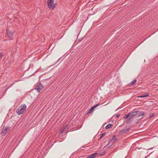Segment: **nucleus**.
<instances>
[{"label": "nucleus", "mask_w": 158, "mask_h": 158, "mask_svg": "<svg viewBox=\"0 0 158 158\" xmlns=\"http://www.w3.org/2000/svg\"><path fill=\"white\" fill-rule=\"evenodd\" d=\"M26 105L25 104H22L19 106L16 110V112L18 115L22 114L26 110Z\"/></svg>", "instance_id": "1"}, {"label": "nucleus", "mask_w": 158, "mask_h": 158, "mask_svg": "<svg viewBox=\"0 0 158 158\" xmlns=\"http://www.w3.org/2000/svg\"><path fill=\"white\" fill-rule=\"evenodd\" d=\"M11 127H4L1 133V134L3 136L6 135L7 133L9 132Z\"/></svg>", "instance_id": "2"}, {"label": "nucleus", "mask_w": 158, "mask_h": 158, "mask_svg": "<svg viewBox=\"0 0 158 158\" xmlns=\"http://www.w3.org/2000/svg\"><path fill=\"white\" fill-rule=\"evenodd\" d=\"M54 0H48L47 4L48 7L51 8H52V9H53L55 7V5L53 4Z\"/></svg>", "instance_id": "3"}, {"label": "nucleus", "mask_w": 158, "mask_h": 158, "mask_svg": "<svg viewBox=\"0 0 158 158\" xmlns=\"http://www.w3.org/2000/svg\"><path fill=\"white\" fill-rule=\"evenodd\" d=\"M6 33L8 37L10 38V39H12V38L14 35V32L9 29H8L6 31Z\"/></svg>", "instance_id": "4"}, {"label": "nucleus", "mask_w": 158, "mask_h": 158, "mask_svg": "<svg viewBox=\"0 0 158 158\" xmlns=\"http://www.w3.org/2000/svg\"><path fill=\"white\" fill-rule=\"evenodd\" d=\"M43 86L40 83L38 85H37L35 87V89L36 90L37 92L39 93L40 91L43 89Z\"/></svg>", "instance_id": "5"}, {"label": "nucleus", "mask_w": 158, "mask_h": 158, "mask_svg": "<svg viewBox=\"0 0 158 158\" xmlns=\"http://www.w3.org/2000/svg\"><path fill=\"white\" fill-rule=\"evenodd\" d=\"M69 128V126L68 125H65L62 128L60 131L61 133H63L64 132L67 131Z\"/></svg>", "instance_id": "6"}, {"label": "nucleus", "mask_w": 158, "mask_h": 158, "mask_svg": "<svg viewBox=\"0 0 158 158\" xmlns=\"http://www.w3.org/2000/svg\"><path fill=\"white\" fill-rule=\"evenodd\" d=\"M130 128L127 129H123L122 130H120L119 132V134L120 135L123 134L125 133H127L130 130Z\"/></svg>", "instance_id": "7"}, {"label": "nucleus", "mask_w": 158, "mask_h": 158, "mask_svg": "<svg viewBox=\"0 0 158 158\" xmlns=\"http://www.w3.org/2000/svg\"><path fill=\"white\" fill-rule=\"evenodd\" d=\"M138 112H139V111H135L131 113H130V115L133 118L134 116L138 114Z\"/></svg>", "instance_id": "8"}, {"label": "nucleus", "mask_w": 158, "mask_h": 158, "mask_svg": "<svg viewBox=\"0 0 158 158\" xmlns=\"http://www.w3.org/2000/svg\"><path fill=\"white\" fill-rule=\"evenodd\" d=\"M114 138H112V139L110 140L108 142V143L107 145V146L110 145L109 147L111 145H112L114 143V142L113 140V139Z\"/></svg>", "instance_id": "9"}, {"label": "nucleus", "mask_w": 158, "mask_h": 158, "mask_svg": "<svg viewBox=\"0 0 158 158\" xmlns=\"http://www.w3.org/2000/svg\"><path fill=\"white\" fill-rule=\"evenodd\" d=\"M136 80H133L128 85L129 86H131L133 85L136 83Z\"/></svg>", "instance_id": "10"}, {"label": "nucleus", "mask_w": 158, "mask_h": 158, "mask_svg": "<svg viewBox=\"0 0 158 158\" xmlns=\"http://www.w3.org/2000/svg\"><path fill=\"white\" fill-rule=\"evenodd\" d=\"M129 118L126 121V122L127 124L130 123L132 121L133 118L132 116H130Z\"/></svg>", "instance_id": "11"}, {"label": "nucleus", "mask_w": 158, "mask_h": 158, "mask_svg": "<svg viewBox=\"0 0 158 158\" xmlns=\"http://www.w3.org/2000/svg\"><path fill=\"white\" fill-rule=\"evenodd\" d=\"M149 96V95L148 93H146V94H143L142 95L138 96L137 97L138 98H144Z\"/></svg>", "instance_id": "12"}, {"label": "nucleus", "mask_w": 158, "mask_h": 158, "mask_svg": "<svg viewBox=\"0 0 158 158\" xmlns=\"http://www.w3.org/2000/svg\"><path fill=\"white\" fill-rule=\"evenodd\" d=\"M138 117H139L140 116L144 115L145 114V113L144 112H143L142 111L140 112L139 111V112H138Z\"/></svg>", "instance_id": "13"}, {"label": "nucleus", "mask_w": 158, "mask_h": 158, "mask_svg": "<svg viewBox=\"0 0 158 158\" xmlns=\"http://www.w3.org/2000/svg\"><path fill=\"white\" fill-rule=\"evenodd\" d=\"M113 126V125L112 124H108L106 127V129H108L112 127Z\"/></svg>", "instance_id": "14"}, {"label": "nucleus", "mask_w": 158, "mask_h": 158, "mask_svg": "<svg viewBox=\"0 0 158 158\" xmlns=\"http://www.w3.org/2000/svg\"><path fill=\"white\" fill-rule=\"evenodd\" d=\"M116 136L114 135L113 137H112V138H114V139H113V141L114 142V143L116 142L118 140V139L117 138H115Z\"/></svg>", "instance_id": "15"}, {"label": "nucleus", "mask_w": 158, "mask_h": 158, "mask_svg": "<svg viewBox=\"0 0 158 158\" xmlns=\"http://www.w3.org/2000/svg\"><path fill=\"white\" fill-rule=\"evenodd\" d=\"M130 113H129V114H127L126 115L124 116L123 117V118L124 119H127V118H129V117L130 116Z\"/></svg>", "instance_id": "16"}, {"label": "nucleus", "mask_w": 158, "mask_h": 158, "mask_svg": "<svg viewBox=\"0 0 158 158\" xmlns=\"http://www.w3.org/2000/svg\"><path fill=\"white\" fill-rule=\"evenodd\" d=\"M95 108L94 106H93L92 108H91L88 111V113H90L92 112L93 110Z\"/></svg>", "instance_id": "17"}, {"label": "nucleus", "mask_w": 158, "mask_h": 158, "mask_svg": "<svg viewBox=\"0 0 158 158\" xmlns=\"http://www.w3.org/2000/svg\"><path fill=\"white\" fill-rule=\"evenodd\" d=\"M106 132H104L103 133H102L101 135V137H103V136H104L105 135H106Z\"/></svg>", "instance_id": "18"}, {"label": "nucleus", "mask_w": 158, "mask_h": 158, "mask_svg": "<svg viewBox=\"0 0 158 158\" xmlns=\"http://www.w3.org/2000/svg\"><path fill=\"white\" fill-rule=\"evenodd\" d=\"M3 55L2 53L0 52V59H1L2 58L3 56Z\"/></svg>", "instance_id": "19"}, {"label": "nucleus", "mask_w": 158, "mask_h": 158, "mask_svg": "<svg viewBox=\"0 0 158 158\" xmlns=\"http://www.w3.org/2000/svg\"><path fill=\"white\" fill-rule=\"evenodd\" d=\"M154 115V114L152 113L151 114V115H150V116L149 117V118H152Z\"/></svg>", "instance_id": "20"}, {"label": "nucleus", "mask_w": 158, "mask_h": 158, "mask_svg": "<svg viewBox=\"0 0 158 158\" xmlns=\"http://www.w3.org/2000/svg\"><path fill=\"white\" fill-rule=\"evenodd\" d=\"M99 104H100V103L97 104H96L94 106H93L94 108H95L96 107L98 106Z\"/></svg>", "instance_id": "21"}, {"label": "nucleus", "mask_w": 158, "mask_h": 158, "mask_svg": "<svg viewBox=\"0 0 158 158\" xmlns=\"http://www.w3.org/2000/svg\"><path fill=\"white\" fill-rule=\"evenodd\" d=\"M120 115V114H116V117L117 118H118L119 117Z\"/></svg>", "instance_id": "22"}, {"label": "nucleus", "mask_w": 158, "mask_h": 158, "mask_svg": "<svg viewBox=\"0 0 158 158\" xmlns=\"http://www.w3.org/2000/svg\"><path fill=\"white\" fill-rule=\"evenodd\" d=\"M105 153V152H104V153H103L101 155V156H103L104 155Z\"/></svg>", "instance_id": "23"}, {"label": "nucleus", "mask_w": 158, "mask_h": 158, "mask_svg": "<svg viewBox=\"0 0 158 158\" xmlns=\"http://www.w3.org/2000/svg\"><path fill=\"white\" fill-rule=\"evenodd\" d=\"M102 138V137H101V136H100V138H99V139H101V138Z\"/></svg>", "instance_id": "24"}, {"label": "nucleus", "mask_w": 158, "mask_h": 158, "mask_svg": "<svg viewBox=\"0 0 158 158\" xmlns=\"http://www.w3.org/2000/svg\"><path fill=\"white\" fill-rule=\"evenodd\" d=\"M146 157H145V158H146Z\"/></svg>", "instance_id": "25"}]
</instances>
